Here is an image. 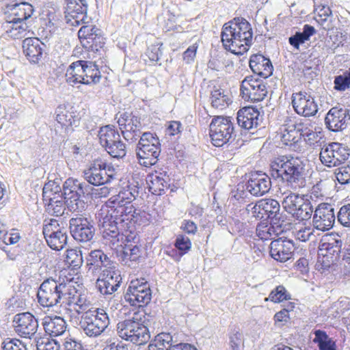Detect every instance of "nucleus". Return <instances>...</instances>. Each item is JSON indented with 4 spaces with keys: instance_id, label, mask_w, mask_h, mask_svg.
<instances>
[{
    "instance_id": "1",
    "label": "nucleus",
    "mask_w": 350,
    "mask_h": 350,
    "mask_svg": "<svg viewBox=\"0 0 350 350\" xmlns=\"http://www.w3.org/2000/svg\"><path fill=\"white\" fill-rule=\"evenodd\" d=\"M61 196H53L46 203L47 212L59 217L64 214L66 206L71 212H82L85 209L88 197L92 187L87 183L75 178H68L62 187Z\"/></svg>"
},
{
    "instance_id": "2",
    "label": "nucleus",
    "mask_w": 350,
    "mask_h": 350,
    "mask_svg": "<svg viewBox=\"0 0 350 350\" xmlns=\"http://www.w3.org/2000/svg\"><path fill=\"white\" fill-rule=\"evenodd\" d=\"M253 32L250 23L244 18L236 17L223 25L221 42L225 49L241 55L252 44Z\"/></svg>"
},
{
    "instance_id": "3",
    "label": "nucleus",
    "mask_w": 350,
    "mask_h": 350,
    "mask_svg": "<svg viewBox=\"0 0 350 350\" xmlns=\"http://www.w3.org/2000/svg\"><path fill=\"white\" fill-rule=\"evenodd\" d=\"M305 164L299 157L282 156L276 158L271 165L273 178H280L291 187L302 188L306 185Z\"/></svg>"
},
{
    "instance_id": "4",
    "label": "nucleus",
    "mask_w": 350,
    "mask_h": 350,
    "mask_svg": "<svg viewBox=\"0 0 350 350\" xmlns=\"http://www.w3.org/2000/svg\"><path fill=\"white\" fill-rule=\"evenodd\" d=\"M117 332L122 339L137 345H143L150 340V333L139 313H134L131 319L117 324Z\"/></svg>"
},
{
    "instance_id": "5",
    "label": "nucleus",
    "mask_w": 350,
    "mask_h": 350,
    "mask_svg": "<svg viewBox=\"0 0 350 350\" xmlns=\"http://www.w3.org/2000/svg\"><path fill=\"white\" fill-rule=\"evenodd\" d=\"M109 208L107 213L111 215V219H116L120 224L122 228L129 229L131 232L135 229V224H140L142 217H145L146 213L140 209L136 208L133 204H124L116 202H107Z\"/></svg>"
},
{
    "instance_id": "6",
    "label": "nucleus",
    "mask_w": 350,
    "mask_h": 350,
    "mask_svg": "<svg viewBox=\"0 0 350 350\" xmlns=\"http://www.w3.org/2000/svg\"><path fill=\"white\" fill-rule=\"evenodd\" d=\"M110 324V319L104 309L96 308L83 312L80 317L79 328L90 338L100 336Z\"/></svg>"
},
{
    "instance_id": "7",
    "label": "nucleus",
    "mask_w": 350,
    "mask_h": 350,
    "mask_svg": "<svg viewBox=\"0 0 350 350\" xmlns=\"http://www.w3.org/2000/svg\"><path fill=\"white\" fill-rule=\"evenodd\" d=\"M161 150L160 140L155 133H142L135 150L139 163L144 167L155 165Z\"/></svg>"
},
{
    "instance_id": "8",
    "label": "nucleus",
    "mask_w": 350,
    "mask_h": 350,
    "mask_svg": "<svg viewBox=\"0 0 350 350\" xmlns=\"http://www.w3.org/2000/svg\"><path fill=\"white\" fill-rule=\"evenodd\" d=\"M68 286L53 278L44 280L40 284L38 293L39 304L43 307L63 306Z\"/></svg>"
},
{
    "instance_id": "9",
    "label": "nucleus",
    "mask_w": 350,
    "mask_h": 350,
    "mask_svg": "<svg viewBox=\"0 0 350 350\" xmlns=\"http://www.w3.org/2000/svg\"><path fill=\"white\" fill-rule=\"evenodd\" d=\"M209 127L212 144L217 147L227 144L234 135V123L229 116L214 117Z\"/></svg>"
},
{
    "instance_id": "10",
    "label": "nucleus",
    "mask_w": 350,
    "mask_h": 350,
    "mask_svg": "<svg viewBox=\"0 0 350 350\" xmlns=\"http://www.w3.org/2000/svg\"><path fill=\"white\" fill-rule=\"evenodd\" d=\"M98 137L101 146L113 158L122 159L126 155V146L121 141L118 131L109 125L100 129Z\"/></svg>"
},
{
    "instance_id": "11",
    "label": "nucleus",
    "mask_w": 350,
    "mask_h": 350,
    "mask_svg": "<svg viewBox=\"0 0 350 350\" xmlns=\"http://www.w3.org/2000/svg\"><path fill=\"white\" fill-rule=\"evenodd\" d=\"M282 206L287 213L299 221L310 219L313 213V207L308 200L291 192L283 198Z\"/></svg>"
},
{
    "instance_id": "12",
    "label": "nucleus",
    "mask_w": 350,
    "mask_h": 350,
    "mask_svg": "<svg viewBox=\"0 0 350 350\" xmlns=\"http://www.w3.org/2000/svg\"><path fill=\"white\" fill-rule=\"evenodd\" d=\"M349 157L348 149L336 142L324 145L319 154L321 163L329 167L340 165L347 160Z\"/></svg>"
},
{
    "instance_id": "13",
    "label": "nucleus",
    "mask_w": 350,
    "mask_h": 350,
    "mask_svg": "<svg viewBox=\"0 0 350 350\" xmlns=\"http://www.w3.org/2000/svg\"><path fill=\"white\" fill-rule=\"evenodd\" d=\"M69 228L70 234L77 242H89L95 234L93 221L81 215L69 220Z\"/></svg>"
},
{
    "instance_id": "14",
    "label": "nucleus",
    "mask_w": 350,
    "mask_h": 350,
    "mask_svg": "<svg viewBox=\"0 0 350 350\" xmlns=\"http://www.w3.org/2000/svg\"><path fill=\"white\" fill-rule=\"evenodd\" d=\"M342 244V240L338 234H328L324 238L319 245V250L325 267H329L340 259Z\"/></svg>"
},
{
    "instance_id": "15",
    "label": "nucleus",
    "mask_w": 350,
    "mask_h": 350,
    "mask_svg": "<svg viewBox=\"0 0 350 350\" xmlns=\"http://www.w3.org/2000/svg\"><path fill=\"white\" fill-rule=\"evenodd\" d=\"M267 92L264 81L253 76L246 77L241 82L240 94L245 100L261 101L265 98Z\"/></svg>"
},
{
    "instance_id": "16",
    "label": "nucleus",
    "mask_w": 350,
    "mask_h": 350,
    "mask_svg": "<svg viewBox=\"0 0 350 350\" xmlns=\"http://www.w3.org/2000/svg\"><path fill=\"white\" fill-rule=\"evenodd\" d=\"M88 183L99 186L107 183L113 179V174L107 172V163L102 160H95L83 172Z\"/></svg>"
},
{
    "instance_id": "17",
    "label": "nucleus",
    "mask_w": 350,
    "mask_h": 350,
    "mask_svg": "<svg viewBox=\"0 0 350 350\" xmlns=\"http://www.w3.org/2000/svg\"><path fill=\"white\" fill-rule=\"evenodd\" d=\"M138 282L132 281L126 293L125 301L133 306L141 307L147 305L151 300V291L147 283L138 284Z\"/></svg>"
},
{
    "instance_id": "18",
    "label": "nucleus",
    "mask_w": 350,
    "mask_h": 350,
    "mask_svg": "<svg viewBox=\"0 0 350 350\" xmlns=\"http://www.w3.org/2000/svg\"><path fill=\"white\" fill-rule=\"evenodd\" d=\"M122 277L120 271L113 267L105 269L96 280V287L103 295H112L120 286Z\"/></svg>"
},
{
    "instance_id": "19",
    "label": "nucleus",
    "mask_w": 350,
    "mask_h": 350,
    "mask_svg": "<svg viewBox=\"0 0 350 350\" xmlns=\"http://www.w3.org/2000/svg\"><path fill=\"white\" fill-rule=\"evenodd\" d=\"M312 218L314 228L321 231L331 229L336 220L334 208L327 203H321L315 208Z\"/></svg>"
},
{
    "instance_id": "20",
    "label": "nucleus",
    "mask_w": 350,
    "mask_h": 350,
    "mask_svg": "<svg viewBox=\"0 0 350 350\" xmlns=\"http://www.w3.org/2000/svg\"><path fill=\"white\" fill-rule=\"evenodd\" d=\"M13 326L19 336L31 338L37 332L38 322L31 313L22 312L14 317Z\"/></svg>"
},
{
    "instance_id": "21",
    "label": "nucleus",
    "mask_w": 350,
    "mask_h": 350,
    "mask_svg": "<svg viewBox=\"0 0 350 350\" xmlns=\"http://www.w3.org/2000/svg\"><path fill=\"white\" fill-rule=\"evenodd\" d=\"M292 105L297 114L304 117L313 116L318 111L314 97L305 92L293 94Z\"/></svg>"
},
{
    "instance_id": "22",
    "label": "nucleus",
    "mask_w": 350,
    "mask_h": 350,
    "mask_svg": "<svg viewBox=\"0 0 350 350\" xmlns=\"http://www.w3.org/2000/svg\"><path fill=\"white\" fill-rule=\"evenodd\" d=\"M245 188L253 196L260 197L267 193L271 188L270 177L261 172L251 174Z\"/></svg>"
},
{
    "instance_id": "23",
    "label": "nucleus",
    "mask_w": 350,
    "mask_h": 350,
    "mask_svg": "<svg viewBox=\"0 0 350 350\" xmlns=\"http://www.w3.org/2000/svg\"><path fill=\"white\" fill-rule=\"evenodd\" d=\"M269 249L270 256L274 260L284 262L292 258L295 245L292 240L279 238L271 242Z\"/></svg>"
},
{
    "instance_id": "24",
    "label": "nucleus",
    "mask_w": 350,
    "mask_h": 350,
    "mask_svg": "<svg viewBox=\"0 0 350 350\" xmlns=\"http://www.w3.org/2000/svg\"><path fill=\"white\" fill-rule=\"evenodd\" d=\"M67 306L72 307L79 314L92 310L91 302L88 299L87 296L70 286L68 287L63 304V307Z\"/></svg>"
},
{
    "instance_id": "25",
    "label": "nucleus",
    "mask_w": 350,
    "mask_h": 350,
    "mask_svg": "<svg viewBox=\"0 0 350 350\" xmlns=\"http://www.w3.org/2000/svg\"><path fill=\"white\" fill-rule=\"evenodd\" d=\"M127 232H129V229L120 226V224L116 219H111V215L108 213L103 217L100 233L103 238L112 245L118 242L119 237Z\"/></svg>"
},
{
    "instance_id": "26",
    "label": "nucleus",
    "mask_w": 350,
    "mask_h": 350,
    "mask_svg": "<svg viewBox=\"0 0 350 350\" xmlns=\"http://www.w3.org/2000/svg\"><path fill=\"white\" fill-rule=\"evenodd\" d=\"M262 119L259 111L253 107H246L240 109L237 117L239 126L248 131L260 126Z\"/></svg>"
},
{
    "instance_id": "27",
    "label": "nucleus",
    "mask_w": 350,
    "mask_h": 350,
    "mask_svg": "<svg viewBox=\"0 0 350 350\" xmlns=\"http://www.w3.org/2000/svg\"><path fill=\"white\" fill-rule=\"evenodd\" d=\"M262 202V208L266 219H269L273 225L282 226L285 221V217L280 212V205L279 202L273 198L260 199Z\"/></svg>"
},
{
    "instance_id": "28",
    "label": "nucleus",
    "mask_w": 350,
    "mask_h": 350,
    "mask_svg": "<svg viewBox=\"0 0 350 350\" xmlns=\"http://www.w3.org/2000/svg\"><path fill=\"white\" fill-rule=\"evenodd\" d=\"M87 265L92 273L103 271L105 269L116 267V263L101 250L91 251L87 258Z\"/></svg>"
},
{
    "instance_id": "29",
    "label": "nucleus",
    "mask_w": 350,
    "mask_h": 350,
    "mask_svg": "<svg viewBox=\"0 0 350 350\" xmlns=\"http://www.w3.org/2000/svg\"><path fill=\"white\" fill-rule=\"evenodd\" d=\"M45 45L37 38H27L23 41V51L32 64H38L43 55Z\"/></svg>"
},
{
    "instance_id": "30",
    "label": "nucleus",
    "mask_w": 350,
    "mask_h": 350,
    "mask_svg": "<svg viewBox=\"0 0 350 350\" xmlns=\"http://www.w3.org/2000/svg\"><path fill=\"white\" fill-rule=\"evenodd\" d=\"M177 334L161 332L150 340L148 350H173L178 341Z\"/></svg>"
},
{
    "instance_id": "31",
    "label": "nucleus",
    "mask_w": 350,
    "mask_h": 350,
    "mask_svg": "<svg viewBox=\"0 0 350 350\" xmlns=\"http://www.w3.org/2000/svg\"><path fill=\"white\" fill-rule=\"evenodd\" d=\"M88 8V3L77 4L73 13L72 12H70L68 7L66 5V10L64 12L66 23L70 26H79L81 24H89L91 22L92 18L87 15Z\"/></svg>"
},
{
    "instance_id": "32",
    "label": "nucleus",
    "mask_w": 350,
    "mask_h": 350,
    "mask_svg": "<svg viewBox=\"0 0 350 350\" xmlns=\"http://www.w3.org/2000/svg\"><path fill=\"white\" fill-rule=\"evenodd\" d=\"M250 67L254 74L264 79L271 76L273 70L271 60L261 54H254L250 57Z\"/></svg>"
},
{
    "instance_id": "33",
    "label": "nucleus",
    "mask_w": 350,
    "mask_h": 350,
    "mask_svg": "<svg viewBox=\"0 0 350 350\" xmlns=\"http://www.w3.org/2000/svg\"><path fill=\"white\" fill-rule=\"evenodd\" d=\"M345 109L339 107H332L327 113L325 122L329 130L336 132L347 127Z\"/></svg>"
},
{
    "instance_id": "34",
    "label": "nucleus",
    "mask_w": 350,
    "mask_h": 350,
    "mask_svg": "<svg viewBox=\"0 0 350 350\" xmlns=\"http://www.w3.org/2000/svg\"><path fill=\"white\" fill-rule=\"evenodd\" d=\"M42 325L47 334L51 337H56L63 335L67 329L66 321L61 317H45L43 319Z\"/></svg>"
},
{
    "instance_id": "35",
    "label": "nucleus",
    "mask_w": 350,
    "mask_h": 350,
    "mask_svg": "<svg viewBox=\"0 0 350 350\" xmlns=\"http://www.w3.org/2000/svg\"><path fill=\"white\" fill-rule=\"evenodd\" d=\"M56 120L65 128V132L69 133L73 131V126H77L79 118L72 111H69L64 106H59L55 110Z\"/></svg>"
},
{
    "instance_id": "36",
    "label": "nucleus",
    "mask_w": 350,
    "mask_h": 350,
    "mask_svg": "<svg viewBox=\"0 0 350 350\" xmlns=\"http://www.w3.org/2000/svg\"><path fill=\"white\" fill-rule=\"evenodd\" d=\"M170 178L166 172L152 174L149 179V191L154 195L161 196L170 185Z\"/></svg>"
},
{
    "instance_id": "37",
    "label": "nucleus",
    "mask_w": 350,
    "mask_h": 350,
    "mask_svg": "<svg viewBox=\"0 0 350 350\" xmlns=\"http://www.w3.org/2000/svg\"><path fill=\"white\" fill-rule=\"evenodd\" d=\"M83 66L80 60L72 63L67 68L66 73V81L72 86L78 84H88V79L85 78L83 71Z\"/></svg>"
},
{
    "instance_id": "38",
    "label": "nucleus",
    "mask_w": 350,
    "mask_h": 350,
    "mask_svg": "<svg viewBox=\"0 0 350 350\" xmlns=\"http://www.w3.org/2000/svg\"><path fill=\"white\" fill-rule=\"evenodd\" d=\"M12 13L7 16V19L13 21H21L27 22L34 12L33 5L27 2L23 1L15 3L11 8Z\"/></svg>"
},
{
    "instance_id": "39",
    "label": "nucleus",
    "mask_w": 350,
    "mask_h": 350,
    "mask_svg": "<svg viewBox=\"0 0 350 350\" xmlns=\"http://www.w3.org/2000/svg\"><path fill=\"white\" fill-rule=\"evenodd\" d=\"M317 33L314 27L306 24L303 27L302 31H296L295 34L288 38V43L293 49L297 51H300V46L309 41L310 37Z\"/></svg>"
},
{
    "instance_id": "40",
    "label": "nucleus",
    "mask_w": 350,
    "mask_h": 350,
    "mask_svg": "<svg viewBox=\"0 0 350 350\" xmlns=\"http://www.w3.org/2000/svg\"><path fill=\"white\" fill-rule=\"evenodd\" d=\"M312 334L314 335L312 342L317 345L319 350H337L336 340L325 330L314 329Z\"/></svg>"
},
{
    "instance_id": "41",
    "label": "nucleus",
    "mask_w": 350,
    "mask_h": 350,
    "mask_svg": "<svg viewBox=\"0 0 350 350\" xmlns=\"http://www.w3.org/2000/svg\"><path fill=\"white\" fill-rule=\"evenodd\" d=\"M139 189L135 185H129L124 187L119 193L116 196L111 198L108 202H116L124 204H132V201L135 199L136 196H138Z\"/></svg>"
},
{
    "instance_id": "42",
    "label": "nucleus",
    "mask_w": 350,
    "mask_h": 350,
    "mask_svg": "<svg viewBox=\"0 0 350 350\" xmlns=\"http://www.w3.org/2000/svg\"><path fill=\"white\" fill-rule=\"evenodd\" d=\"M80 62L83 66L82 69L85 78L88 79L89 83L87 85L98 83L101 78V75L95 63L83 60H80Z\"/></svg>"
},
{
    "instance_id": "43",
    "label": "nucleus",
    "mask_w": 350,
    "mask_h": 350,
    "mask_svg": "<svg viewBox=\"0 0 350 350\" xmlns=\"http://www.w3.org/2000/svg\"><path fill=\"white\" fill-rule=\"evenodd\" d=\"M6 23L11 25L7 32L14 39H21L29 31V25L27 22L21 21H12V20L6 19Z\"/></svg>"
},
{
    "instance_id": "44",
    "label": "nucleus",
    "mask_w": 350,
    "mask_h": 350,
    "mask_svg": "<svg viewBox=\"0 0 350 350\" xmlns=\"http://www.w3.org/2000/svg\"><path fill=\"white\" fill-rule=\"evenodd\" d=\"M48 245L53 250H61L67 244L68 235L66 228L55 232L52 236L45 239Z\"/></svg>"
},
{
    "instance_id": "45",
    "label": "nucleus",
    "mask_w": 350,
    "mask_h": 350,
    "mask_svg": "<svg viewBox=\"0 0 350 350\" xmlns=\"http://www.w3.org/2000/svg\"><path fill=\"white\" fill-rule=\"evenodd\" d=\"M282 140L286 145L295 144L300 141V135L295 122L286 125L282 133Z\"/></svg>"
},
{
    "instance_id": "46",
    "label": "nucleus",
    "mask_w": 350,
    "mask_h": 350,
    "mask_svg": "<svg viewBox=\"0 0 350 350\" xmlns=\"http://www.w3.org/2000/svg\"><path fill=\"white\" fill-rule=\"evenodd\" d=\"M62 193L63 191H62V187L59 186V180H49L43 187V200L46 202L47 200H49L53 196H61Z\"/></svg>"
},
{
    "instance_id": "47",
    "label": "nucleus",
    "mask_w": 350,
    "mask_h": 350,
    "mask_svg": "<svg viewBox=\"0 0 350 350\" xmlns=\"http://www.w3.org/2000/svg\"><path fill=\"white\" fill-rule=\"evenodd\" d=\"M105 38L101 35V30L99 33L94 34L90 40L86 41L83 40V47L88 51L98 53L105 45Z\"/></svg>"
},
{
    "instance_id": "48",
    "label": "nucleus",
    "mask_w": 350,
    "mask_h": 350,
    "mask_svg": "<svg viewBox=\"0 0 350 350\" xmlns=\"http://www.w3.org/2000/svg\"><path fill=\"white\" fill-rule=\"evenodd\" d=\"M211 105L214 108H223L228 105L229 100L227 95L224 94V91L221 88L215 87L211 91Z\"/></svg>"
},
{
    "instance_id": "49",
    "label": "nucleus",
    "mask_w": 350,
    "mask_h": 350,
    "mask_svg": "<svg viewBox=\"0 0 350 350\" xmlns=\"http://www.w3.org/2000/svg\"><path fill=\"white\" fill-rule=\"evenodd\" d=\"M119 127L124 139L131 143L136 142L142 135L141 129H135V126H130L129 124H125V122H124V125L119 126Z\"/></svg>"
},
{
    "instance_id": "50",
    "label": "nucleus",
    "mask_w": 350,
    "mask_h": 350,
    "mask_svg": "<svg viewBox=\"0 0 350 350\" xmlns=\"http://www.w3.org/2000/svg\"><path fill=\"white\" fill-rule=\"evenodd\" d=\"M334 84V89L339 92H344L350 88V68L343 72L342 75L336 76Z\"/></svg>"
},
{
    "instance_id": "51",
    "label": "nucleus",
    "mask_w": 350,
    "mask_h": 350,
    "mask_svg": "<svg viewBox=\"0 0 350 350\" xmlns=\"http://www.w3.org/2000/svg\"><path fill=\"white\" fill-rule=\"evenodd\" d=\"M83 25L80 28L78 31V37L80 40L81 45H83V40L88 41L94 36L99 33L100 29L97 28L95 25L83 24Z\"/></svg>"
},
{
    "instance_id": "52",
    "label": "nucleus",
    "mask_w": 350,
    "mask_h": 350,
    "mask_svg": "<svg viewBox=\"0 0 350 350\" xmlns=\"http://www.w3.org/2000/svg\"><path fill=\"white\" fill-rule=\"evenodd\" d=\"M65 261L73 269L79 268L83 263L81 252L76 250H67Z\"/></svg>"
},
{
    "instance_id": "53",
    "label": "nucleus",
    "mask_w": 350,
    "mask_h": 350,
    "mask_svg": "<svg viewBox=\"0 0 350 350\" xmlns=\"http://www.w3.org/2000/svg\"><path fill=\"white\" fill-rule=\"evenodd\" d=\"M124 122H125V124H130V126H135L136 128L142 129V123L140 120V118L134 115L133 113H127L124 112L120 115L118 120V123L119 126L124 125Z\"/></svg>"
},
{
    "instance_id": "54",
    "label": "nucleus",
    "mask_w": 350,
    "mask_h": 350,
    "mask_svg": "<svg viewBox=\"0 0 350 350\" xmlns=\"http://www.w3.org/2000/svg\"><path fill=\"white\" fill-rule=\"evenodd\" d=\"M174 245L178 250L179 254L183 256L187 253L191 247V240L183 234H178L176 237Z\"/></svg>"
},
{
    "instance_id": "55",
    "label": "nucleus",
    "mask_w": 350,
    "mask_h": 350,
    "mask_svg": "<svg viewBox=\"0 0 350 350\" xmlns=\"http://www.w3.org/2000/svg\"><path fill=\"white\" fill-rule=\"evenodd\" d=\"M290 298V295L287 293L286 288L283 286H278L270 293L269 297L266 298L265 300L269 299L276 303L289 299Z\"/></svg>"
},
{
    "instance_id": "56",
    "label": "nucleus",
    "mask_w": 350,
    "mask_h": 350,
    "mask_svg": "<svg viewBox=\"0 0 350 350\" xmlns=\"http://www.w3.org/2000/svg\"><path fill=\"white\" fill-rule=\"evenodd\" d=\"M64 227H60L59 224L57 220L55 219H51L49 221L44 220V224L42 228V232L44 237V239L48 238L50 236H52L55 232H59L64 229Z\"/></svg>"
},
{
    "instance_id": "57",
    "label": "nucleus",
    "mask_w": 350,
    "mask_h": 350,
    "mask_svg": "<svg viewBox=\"0 0 350 350\" xmlns=\"http://www.w3.org/2000/svg\"><path fill=\"white\" fill-rule=\"evenodd\" d=\"M337 220L343 227L350 228V203L340 208L337 213Z\"/></svg>"
},
{
    "instance_id": "58",
    "label": "nucleus",
    "mask_w": 350,
    "mask_h": 350,
    "mask_svg": "<svg viewBox=\"0 0 350 350\" xmlns=\"http://www.w3.org/2000/svg\"><path fill=\"white\" fill-rule=\"evenodd\" d=\"M230 345L232 350H241L243 345V334L239 328H234L230 334Z\"/></svg>"
},
{
    "instance_id": "59",
    "label": "nucleus",
    "mask_w": 350,
    "mask_h": 350,
    "mask_svg": "<svg viewBox=\"0 0 350 350\" xmlns=\"http://www.w3.org/2000/svg\"><path fill=\"white\" fill-rule=\"evenodd\" d=\"M335 176L338 182L341 185L350 183V165H345L335 170Z\"/></svg>"
},
{
    "instance_id": "60",
    "label": "nucleus",
    "mask_w": 350,
    "mask_h": 350,
    "mask_svg": "<svg viewBox=\"0 0 350 350\" xmlns=\"http://www.w3.org/2000/svg\"><path fill=\"white\" fill-rule=\"evenodd\" d=\"M248 193H250L245 188V185H238L236 189L231 191L232 198H234L239 202H245L249 199Z\"/></svg>"
},
{
    "instance_id": "61",
    "label": "nucleus",
    "mask_w": 350,
    "mask_h": 350,
    "mask_svg": "<svg viewBox=\"0 0 350 350\" xmlns=\"http://www.w3.org/2000/svg\"><path fill=\"white\" fill-rule=\"evenodd\" d=\"M59 348L57 343L48 338H39L36 344L37 350H59Z\"/></svg>"
},
{
    "instance_id": "62",
    "label": "nucleus",
    "mask_w": 350,
    "mask_h": 350,
    "mask_svg": "<svg viewBox=\"0 0 350 350\" xmlns=\"http://www.w3.org/2000/svg\"><path fill=\"white\" fill-rule=\"evenodd\" d=\"M2 350H27L26 346L18 339H11L3 342Z\"/></svg>"
},
{
    "instance_id": "63",
    "label": "nucleus",
    "mask_w": 350,
    "mask_h": 350,
    "mask_svg": "<svg viewBox=\"0 0 350 350\" xmlns=\"http://www.w3.org/2000/svg\"><path fill=\"white\" fill-rule=\"evenodd\" d=\"M20 239L18 233H8L4 230H1L0 232V241H3L5 244H14Z\"/></svg>"
},
{
    "instance_id": "64",
    "label": "nucleus",
    "mask_w": 350,
    "mask_h": 350,
    "mask_svg": "<svg viewBox=\"0 0 350 350\" xmlns=\"http://www.w3.org/2000/svg\"><path fill=\"white\" fill-rule=\"evenodd\" d=\"M64 350H88L84 348L81 341L73 338H66L64 342Z\"/></svg>"
}]
</instances>
